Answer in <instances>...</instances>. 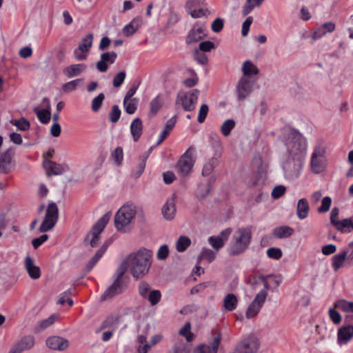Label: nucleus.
I'll return each instance as SVG.
<instances>
[{
	"label": "nucleus",
	"instance_id": "19",
	"mask_svg": "<svg viewBox=\"0 0 353 353\" xmlns=\"http://www.w3.org/2000/svg\"><path fill=\"white\" fill-rule=\"evenodd\" d=\"M231 233L232 229L230 228H226L223 230L219 235L210 236L208 239V242L214 249L219 250L224 245L225 242Z\"/></svg>",
	"mask_w": 353,
	"mask_h": 353
},
{
	"label": "nucleus",
	"instance_id": "32",
	"mask_svg": "<svg viewBox=\"0 0 353 353\" xmlns=\"http://www.w3.org/2000/svg\"><path fill=\"white\" fill-rule=\"evenodd\" d=\"M294 230L290 226H279L274 228L272 235L278 239H286L292 236Z\"/></svg>",
	"mask_w": 353,
	"mask_h": 353
},
{
	"label": "nucleus",
	"instance_id": "25",
	"mask_svg": "<svg viewBox=\"0 0 353 353\" xmlns=\"http://www.w3.org/2000/svg\"><path fill=\"white\" fill-rule=\"evenodd\" d=\"M87 65L84 63H77L67 66L63 69V73L68 78H72L79 76L85 71Z\"/></svg>",
	"mask_w": 353,
	"mask_h": 353
},
{
	"label": "nucleus",
	"instance_id": "22",
	"mask_svg": "<svg viewBox=\"0 0 353 353\" xmlns=\"http://www.w3.org/2000/svg\"><path fill=\"white\" fill-rule=\"evenodd\" d=\"M353 338V325H348L338 330L337 341L340 345L346 344Z\"/></svg>",
	"mask_w": 353,
	"mask_h": 353
},
{
	"label": "nucleus",
	"instance_id": "61",
	"mask_svg": "<svg viewBox=\"0 0 353 353\" xmlns=\"http://www.w3.org/2000/svg\"><path fill=\"white\" fill-rule=\"evenodd\" d=\"M80 82V79H75L71 81L67 82L63 85V90L65 92H70L74 91L77 89L79 83Z\"/></svg>",
	"mask_w": 353,
	"mask_h": 353
},
{
	"label": "nucleus",
	"instance_id": "20",
	"mask_svg": "<svg viewBox=\"0 0 353 353\" xmlns=\"http://www.w3.org/2000/svg\"><path fill=\"white\" fill-rule=\"evenodd\" d=\"M205 36V28L203 26L196 24L189 32L187 38V44L196 43L202 39Z\"/></svg>",
	"mask_w": 353,
	"mask_h": 353
},
{
	"label": "nucleus",
	"instance_id": "46",
	"mask_svg": "<svg viewBox=\"0 0 353 353\" xmlns=\"http://www.w3.org/2000/svg\"><path fill=\"white\" fill-rule=\"evenodd\" d=\"M235 121L233 119H227L221 126V132L225 137H228L230 134L231 131L235 127Z\"/></svg>",
	"mask_w": 353,
	"mask_h": 353
},
{
	"label": "nucleus",
	"instance_id": "55",
	"mask_svg": "<svg viewBox=\"0 0 353 353\" xmlns=\"http://www.w3.org/2000/svg\"><path fill=\"white\" fill-rule=\"evenodd\" d=\"M112 157L116 165H120L123 158V149L121 147L116 148L115 150L112 152Z\"/></svg>",
	"mask_w": 353,
	"mask_h": 353
},
{
	"label": "nucleus",
	"instance_id": "34",
	"mask_svg": "<svg viewBox=\"0 0 353 353\" xmlns=\"http://www.w3.org/2000/svg\"><path fill=\"white\" fill-rule=\"evenodd\" d=\"M108 248V245L103 244L100 249L96 252L94 256L88 261L86 265V270L87 272H90L93 267L97 264V263L99 261V259L102 257L103 254L105 252Z\"/></svg>",
	"mask_w": 353,
	"mask_h": 353
},
{
	"label": "nucleus",
	"instance_id": "53",
	"mask_svg": "<svg viewBox=\"0 0 353 353\" xmlns=\"http://www.w3.org/2000/svg\"><path fill=\"white\" fill-rule=\"evenodd\" d=\"M123 106L125 112L129 114H134L137 108V103L134 102V99H123Z\"/></svg>",
	"mask_w": 353,
	"mask_h": 353
},
{
	"label": "nucleus",
	"instance_id": "10",
	"mask_svg": "<svg viewBox=\"0 0 353 353\" xmlns=\"http://www.w3.org/2000/svg\"><path fill=\"white\" fill-rule=\"evenodd\" d=\"M59 217V210L55 203H50L46 209L45 218L39 230L46 232L51 230L57 223Z\"/></svg>",
	"mask_w": 353,
	"mask_h": 353
},
{
	"label": "nucleus",
	"instance_id": "7",
	"mask_svg": "<svg viewBox=\"0 0 353 353\" xmlns=\"http://www.w3.org/2000/svg\"><path fill=\"white\" fill-rule=\"evenodd\" d=\"M111 216L110 212L105 213L94 224L92 230L87 234L85 241L88 243L91 247H97L99 241V236L104 230Z\"/></svg>",
	"mask_w": 353,
	"mask_h": 353
},
{
	"label": "nucleus",
	"instance_id": "47",
	"mask_svg": "<svg viewBox=\"0 0 353 353\" xmlns=\"http://www.w3.org/2000/svg\"><path fill=\"white\" fill-rule=\"evenodd\" d=\"M217 165L216 159H210L203 166L202 170V175L204 176H210L213 172L214 169Z\"/></svg>",
	"mask_w": 353,
	"mask_h": 353
},
{
	"label": "nucleus",
	"instance_id": "30",
	"mask_svg": "<svg viewBox=\"0 0 353 353\" xmlns=\"http://www.w3.org/2000/svg\"><path fill=\"white\" fill-rule=\"evenodd\" d=\"M176 212V208L174 199H172L168 200L163 206L162 213L164 218L167 220H172L174 219Z\"/></svg>",
	"mask_w": 353,
	"mask_h": 353
},
{
	"label": "nucleus",
	"instance_id": "60",
	"mask_svg": "<svg viewBox=\"0 0 353 353\" xmlns=\"http://www.w3.org/2000/svg\"><path fill=\"white\" fill-rule=\"evenodd\" d=\"M125 77H126V73L124 71H121V72H118L113 79V81H112L113 85L115 88L120 87L123 84V83L125 79Z\"/></svg>",
	"mask_w": 353,
	"mask_h": 353
},
{
	"label": "nucleus",
	"instance_id": "9",
	"mask_svg": "<svg viewBox=\"0 0 353 353\" xmlns=\"http://www.w3.org/2000/svg\"><path fill=\"white\" fill-rule=\"evenodd\" d=\"M124 274V267H118L114 274V281L113 283L101 295V299L103 300L110 299L115 295L119 294L123 292V276Z\"/></svg>",
	"mask_w": 353,
	"mask_h": 353
},
{
	"label": "nucleus",
	"instance_id": "5",
	"mask_svg": "<svg viewBox=\"0 0 353 353\" xmlns=\"http://www.w3.org/2000/svg\"><path fill=\"white\" fill-rule=\"evenodd\" d=\"M325 152V143L323 140H319L310 158V169L313 173L318 174L325 170L327 167Z\"/></svg>",
	"mask_w": 353,
	"mask_h": 353
},
{
	"label": "nucleus",
	"instance_id": "63",
	"mask_svg": "<svg viewBox=\"0 0 353 353\" xmlns=\"http://www.w3.org/2000/svg\"><path fill=\"white\" fill-rule=\"evenodd\" d=\"M214 48L215 45L213 42L210 41H205L199 43V48L198 50L203 52H210Z\"/></svg>",
	"mask_w": 353,
	"mask_h": 353
},
{
	"label": "nucleus",
	"instance_id": "23",
	"mask_svg": "<svg viewBox=\"0 0 353 353\" xmlns=\"http://www.w3.org/2000/svg\"><path fill=\"white\" fill-rule=\"evenodd\" d=\"M24 268L31 279H38L40 278L41 270L39 266L34 265L33 259L30 256H26L24 259Z\"/></svg>",
	"mask_w": 353,
	"mask_h": 353
},
{
	"label": "nucleus",
	"instance_id": "3",
	"mask_svg": "<svg viewBox=\"0 0 353 353\" xmlns=\"http://www.w3.org/2000/svg\"><path fill=\"white\" fill-rule=\"evenodd\" d=\"M252 236L250 227H241L234 230L228 248L231 256H237L243 253L249 247Z\"/></svg>",
	"mask_w": 353,
	"mask_h": 353
},
{
	"label": "nucleus",
	"instance_id": "52",
	"mask_svg": "<svg viewBox=\"0 0 353 353\" xmlns=\"http://www.w3.org/2000/svg\"><path fill=\"white\" fill-rule=\"evenodd\" d=\"M161 294L160 291L151 290L145 299H148L152 305H157L161 300Z\"/></svg>",
	"mask_w": 353,
	"mask_h": 353
},
{
	"label": "nucleus",
	"instance_id": "43",
	"mask_svg": "<svg viewBox=\"0 0 353 353\" xmlns=\"http://www.w3.org/2000/svg\"><path fill=\"white\" fill-rule=\"evenodd\" d=\"M242 71L243 77H247L252 74H257L259 70L255 65L250 61H245L242 65Z\"/></svg>",
	"mask_w": 353,
	"mask_h": 353
},
{
	"label": "nucleus",
	"instance_id": "2",
	"mask_svg": "<svg viewBox=\"0 0 353 353\" xmlns=\"http://www.w3.org/2000/svg\"><path fill=\"white\" fill-rule=\"evenodd\" d=\"M286 148V155L290 157L305 159L307 143L306 139L298 131L290 129L283 137Z\"/></svg>",
	"mask_w": 353,
	"mask_h": 353
},
{
	"label": "nucleus",
	"instance_id": "41",
	"mask_svg": "<svg viewBox=\"0 0 353 353\" xmlns=\"http://www.w3.org/2000/svg\"><path fill=\"white\" fill-rule=\"evenodd\" d=\"M335 228L341 232H350L352 230L353 221L351 219H344L336 223Z\"/></svg>",
	"mask_w": 353,
	"mask_h": 353
},
{
	"label": "nucleus",
	"instance_id": "14",
	"mask_svg": "<svg viewBox=\"0 0 353 353\" xmlns=\"http://www.w3.org/2000/svg\"><path fill=\"white\" fill-rule=\"evenodd\" d=\"M45 108L40 110L38 107L33 108V112L37 114L38 119L41 123L47 124L50 122L51 118V106L50 100L45 97L43 99Z\"/></svg>",
	"mask_w": 353,
	"mask_h": 353
},
{
	"label": "nucleus",
	"instance_id": "40",
	"mask_svg": "<svg viewBox=\"0 0 353 353\" xmlns=\"http://www.w3.org/2000/svg\"><path fill=\"white\" fill-rule=\"evenodd\" d=\"M334 306L343 312H353V301L339 299L334 303Z\"/></svg>",
	"mask_w": 353,
	"mask_h": 353
},
{
	"label": "nucleus",
	"instance_id": "58",
	"mask_svg": "<svg viewBox=\"0 0 353 353\" xmlns=\"http://www.w3.org/2000/svg\"><path fill=\"white\" fill-rule=\"evenodd\" d=\"M121 110L117 105H114L109 114V118L111 122L117 123L121 117Z\"/></svg>",
	"mask_w": 353,
	"mask_h": 353
},
{
	"label": "nucleus",
	"instance_id": "15",
	"mask_svg": "<svg viewBox=\"0 0 353 353\" xmlns=\"http://www.w3.org/2000/svg\"><path fill=\"white\" fill-rule=\"evenodd\" d=\"M252 83L247 77H242L236 87L239 100L245 99L252 92Z\"/></svg>",
	"mask_w": 353,
	"mask_h": 353
},
{
	"label": "nucleus",
	"instance_id": "44",
	"mask_svg": "<svg viewBox=\"0 0 353 353\" xmlns=\"http://www.w3.org/2000/svg\"><path fill=\"white\" fill-rule=\"evenodd\" d=\"M139 27V21L134 19L130 23L125 26L123 28L124 35L129 37L132 35Z\"/></svg>",
	"mask_w": 353,
	"mask_h": 353
},
{
	"label": "nucleus",
	"instance_id": "36",
	"mask_svg": "<svg viewBox=\"0 0 353 353\" xmlns=\"http://www.w3.org/2000/svg\"><path fill=\"white\" fill-rule=\"evenodd\" d=\"M264 0H246L242 9V14L246 16L250 14L255 8L261 6Z\"/></svg>",
	"mask_w": 353,
	"mask_h": 353
},
{
	"label": "nucleus",
	"instance_id": "17",
	"mask_svg": "<svg viewBox=\"0 0 353 353\" xmlns=\"http://www.w3.org/2000/svg\"><path fill=\"white\" fill-rule=\"evenodd\" d=\"M12 157L13 152L11 149H8L0 154V173L8 174L11 171L13 165Z\"/></svg>",
	"mask_w": 353,
	"mask_h": 353
},
{
	"label": "nucleus",
	"instance_id": "11",
	"mask_svg": "<svg viewBox=\"0 0 353 353\" xmlns=\"http://www.w3.org/2000/svg\"><path fill=\"white\" fill-rule=\"evenodd\" d=\"M199 91L194 90L191 92H180L177 94L176 104L181 105L185 111H192L195 109L198 100Z\"/></svg>",
	"mask_w": 353,
	"mask_h": 353
},
{
	"label": "nucleus",
	"instance_id": "50",
	"mask_svg": "<svg viewBox=\"0 0 353 353\" xmlns=\"http://www.w3.org/2000/svg\"><path fill=\"white\" fill-rule=\"evenodd\" d=\"M179 334L185 337L187 341L190 342L193 339V334L191 332V325L189 322L185 323V325L180 329Z\"/></svg>",
	"mask_w": 353,
	"mask_h": 353
},
{
	"label": "nucleus",
	"instance_id": "18",
	"mask_svg": "<svg viewBox=\"0 0 353 353\" xmlns=\"http://www.w3.org/2000/svg\"><path fill=\"white\" fill-rule=\"evenodd\" d=\"M43 166L48 175H60L68 170V165L66 164H59L50 160H46L43 162Z\"/></svg>",
	"mask_w": 353,
	"mask_h": 353
},
{
	"label": "nucleus",
	"instance_id": "45",
	"mask_svg": "<svg viewBox=\"0 0 353 353\" xmlns=\"http://www.w3.org/2000/svg\"><path fill=\"white\" fill-rule=\"evenodd\" d=\"M191 240L185 236H181L176 243V248L179 252H184L190 245Z\"/></svg>",
	"mask_w": 353,
	"mask_h": 353
},
{
	"label": "nucleus",
	"instance_id": "35",
	"mask_svg": "<svg viewBox=\"0 0 353 353\" xmlns=\"http://www.w3.org/2000/svg\"><path fill=\"white\" fill-rule=\"evenodd\" d=\"M347 259L345 253L343 251L334 255L332 258V267L336 272L343 267L344 262Z\"/></svg>",
	"mask_w": 353,
	"mask_h": 353
},
{
	"label": "nucleus",
	"instance_id": "6",
	"mask_svg": "<svg viewBox=\"0 0 353 353\" xmlns=\"http://www.w3.org/2000/svg\"><path fill=\"white\" fill-rule=\"evenodd\" d=\"M259 278L263 282L264 289L261 290L256 295L253 301L248 306L246 311V317L248 319L253 318L259 314L265 301L268 290L270 288V284L266 281V276L265 275H261Z\"/></svg>",
	"mask_w": 353,
	"mask_h": 353
},
{
	"label": "nucleus",
	"instance_id": "13",
	"mask_svg": "<svg viewBox=\"0 0 353 353\" xmlns=\"http://www.w3.org/2000/svg\"><path fill=\"white\" fill-rule=\"evenodd\" d=\"M259 347L258 339L249 336L243 339L237 345L233 353H256Z\"/></svg>",
	"mask_w": 353,
	"mask_h": 353
},
{
	"label": "nucleus",
	"instance_id": "31",
	"mask_svg": "<svg viewBox=\"0 0 353 353\" xmlns=\"http://www.w3.org/2000/svg\"><path fill=\"white\" fill-rule=\"evenodd\" d=\"M310 210L307 200L305 198L298 201L296 206V214L300 219H304L307 217Z\"/></svg>",
	"mask_w": 353,
	"mask_h": 353
},
{
	"label": "nucleus",
	"instance_id": "1",
	"mask_svg": "<svg viewBox=\"0 0 353 353\" xmlns=\"http://www.w3.org/2000/svg\"><path fill=\"white\" fill-rule=\"evenodd\" d=\"M153 253L151 250L141 248L128 255L119 267H124L125 272L129 270L137 279L145 276L152 265Z\"/></svg>",
	"mask_w": 353,
	"mask_h": 353
},
{
	"label": "nucleus",
	"instance_id": "51",
	"mask_svg": "<svg viewBox=\"0 0 353 353\" xmlns=\"http://www.w3.org/2000/svg\"><path fill=\"white\" fill-rule=\"evenodd\" d=\"M104 99L105 95L103 93H100L96 97H94L92 101V110L94 112H98L100 108L101 107V105Z\"/></svg>",
	"mask_w": 353,
	"mask_h": 353
},
{
	"label": "nucleus",
	"instance_id": "12",
	"mask_svg": "<svg viewBox=\"0 0 353 353\" xmlns=\"http://www.w3.org/2000/svg\"><path fill=\"white\" fill-rule=\"evenodd\" d=\"M193 150L190 148L181 157L176 165L177 174L180 176H185L188 175L194 165V160L192 157Z\"/></svg>",
	"mask_w": 353,
	"mask_h": 353
},
{
	"label": "nucleus",
	"instance_id": "57",
	"mask_svg": "<svg viewBox=\"0 0 353 353\" xmlns=\"http://www.w3.org/2000/svg\"><path fill=\"white\" fill-rule=\"evenodd\" d=\"M168 353H189V349L184 343H176Z\"/></svg>",
	"mask_w": 353,
	"mask_h": 353
},
{
	"label": "nucleus",
	"instance_id": "64",
	"mask_svg": "<svg viewBox=\"0 0 353 353\" xmlns=\"http://www.w3.org/2000/svg\"><path fill=\"white\" fill-rule=\"evenodd\" d=\"M329 316L332 321L338 325L341 322V314L335 310L334 308H330L328 310Z\"/></svg>",
	"mask_w": 353,
	"mask_h": 353
},
{
	"label": "nucleus",
	"instance_id": "16",
	"mask_svg": "<svg viewBox=\"0 0 353 353\" xmlns=\"http://www.w3.org/2000/svg\"><path fill=\"white\" fill-rule=\"evenodd\" d=\"M117 57L115 52H108L101 54L100 60L97 63V68L101 72H105L108 69V63H114Z\"/></svg>",
	"mask_w": 353,
	"mask_h": 353
},
{
	"label": "nucleus",
	"instance_id": "4",
	"mask_svg": "<svg viewBox=\"0 0 353 353\" xmlns=\"http://www.w3.org/2000/svg\"><path fill=\"white\" fill-rule=\"evenodd\" d=\"M137 214V208L132 203H125L116 212L114 225L117 231L126 233L132 230V225Z\"/></svg>",
	"mask_w": 353,
	"mask_h": 353
},
{
	"label": "nucleus",
	"instance_id": "37",
	"mask_svg": "<svg viewBox=\"0 0 353 353\" xmlns=\"http://www.w3.org/2000/svg\"><path fill=\"white\" fill-rule=\"evenodd\" d=\"M163 103V97L161 94H158L151 101L150 103V113L152 115L157 114V113L162 108Z\"/></svg>",
	"mask_w": 353,
	"mask_h": 353
},
{
	"label": "nucleus",
	"instance_id": "26",
	"mask_svg": "<svg viewBox=\"0 0 353 353\" xmlns=\"http://www.w3.org/2000/svg\"><path fill=\"white\" fill-rule=\"evenodd\" d=\"M335 30V24L332 22H326L317 27L312 36L313 39H318L324 36L327 32H332Z\"/></svg>",
	"mask_w": 353,
	"mask_h": 353
},
{
	"label": "nucleus",
	"instance_id": "21",
	"mask_svg": "<svg viewBox=\"0 0 353 353\" xmlns=\"http://www.w3.org/2000/svg\"><path fill=\"white\" fill-rule=\"evenodd\" d=\"M46 345L52 350L63 351L69 345V341L60 336H51L46 340Z\"/></svg>",
	"mask_w": 353,
	"mask_h": 353
},
{
	"label": "nucleus",
	"instance_id": "59",
	"mask_svg": "<svg viewBox=\"0 0 353 353\" xmlns=\"http://www.w3.org/2000/svg\"><path fill=\"white\" fill-rule=\"evenodd\" d=\"M267 255L270 259L279 260L282 256V251L278 248H270L267 250Z\"/></svg>",
	"mask_w": 353,
	"mask_h": 353
},
{
	"label": "nucleus",
	"instance_id": "49",
	"mask_svg": "<svg viewBox=\"0 0 353 353\" xmlns=\"http://www.w3.org/2000/svg\"><path fill=\"white\" fill-rule=\"evenodd\" d=\"M215 256L216 253L214 252L210 249L203 248L198 256V263H199L203 259H205L208 261V262L210 263L215 259Z\"/></svg>",
	"mask_w": 353,
	"mask_h": 353
},
{
	"label": "nucleus",
	"instance_id": "28",
	"mask_svg": "<svg viewBox=\"0 0 353 353\" xmlns=\"http://www.w3.org/2000/svg\"><path fill=\"white\" fill-rule=\"evenodd\" d=\"M176 122V116L172 117L171 119L167 121L163 131L159 136V139L157 145L161 144L168 136L170 132L174 128Z\"/></svg>",
	"mask_w": 353,
	"mask_h": 353
},
{
	"label": "nucleus",
	"instance_id": "33",
	"mask_svg": "<svg viewBox=\"0 0 353 353\" xmlns=\"http://www.w3.org/2000/svg\"><path fill=\"white\" fill-rule=\"evenodd\" d=\"M108 248V245L103 244L100 249L96 252L94 256L88 261L86 265V270L87 272H90L93 267L97 264V263L99 261V259L102 257L103 254L105 252Z\"/></svg>",
	"mask_w": 353,
	"mask_h": 353
},
{
	"label": "nucleus",
	"instance_id": "27",
	"mask_svg": "<svg viewBox=\"0 0 353 353\" xmlns=\"http://www.w3.org/2000/svg\"><path fill=\"white\" fill-rule=\"evenodd\" d=\"M238 303L237 296L232 293H229L223 300L222 308L228 312H232L237 307Z\"/></svg>",
	"mask_w": 353,
	"mask_h": 353
},
{
	"label": "nucleus",
	"instance_id": "56",
	"mask_svg": "<svg viewBox=\"0 0 353 353\" xmlns=\"http://www.w3.org/2000/svg\"><path fill=\"white\" fill-rule=\"evenodd\" d=\"M58 316L56 314H52L46 319L42 320L39 323V327L41 330H44L52 325L57 319Z\"/></svg>",
	"mask_w": 353,
	"mask_h": 353
},
{
	"label": "nucleus",
	"instance_id": "38",
	"mask_svg": "<svg viewBox=\"0 0 353 353\" xmlns=\"http://www.w3.org/2000/svg\"><path fill=\"white\" fill-rule=\"evenodd\" d=\"M34 345L33 336H26L21 339L18 343L17 350L21 352L23 350L32 348Z\"/></svg>",
	"mask_w": 353,
	"mask_h": 353
},
{
	"label": "nucleus",
	"instance_id": "48",
	"mask_svg": "<svg viewBox=\"0 0 353 353\" xmlns=\"http://www.w3.org/2000/svg\"><path fill=\"white\" fill-rule=\"evenodd\" d=\"M10 123L16 126L18 130L22 131H27L30 127V122L24 117L19 119L12 120Z\"/></svg>",
	"mask_w": 353,
	"mask_h": 353
},
{
	"label": "nucleus",
	"instance_id": "62",
	"mask_svg": "<svg viewBox=\"0 0 353 353\" xmlns=\"http://www.w3.org/2000/svg\"><path fill=\"white\" fill-rule=\"evenodd\" d=\"M194 59L201 65H205L208 61L207 55L197 49L194 52Z\"/></svg>",
	"mask_w": 353,
	"mask_h": 353
},
{
	"label": "nucleus",
	"instance_id": "29",
	"mask_svg": "<svg viewBox=\"0 0 353 353\" xmlns=\"http://www.w3.org/2000/svg\"><path fill=\"white\" fill-rule=\"evenodd\" d=\"M130 132L134 141H137L143 132V123L139 118L134 119L130 125Z\"/></svg>",
	"mask_w": 353,
	"mask_h": 353
},
{
	"label": "nucleus",
	"instance_id": "39",
	"mask_svg": "<svg viewBox=\"0 0 353 353\" xmlns=\"http://www.w3.org/2000/svg\"><path fill=\"white\" fill-rule=\"evenodd\" d=\"M212 182L213 181L200 183L196 192V196L201 199L207 196L211 191Z\"/></svg>",
	"mask_w": 353,
	"mask_h": 353
},
{
	"label": "nucleus",
	"instance_id": "24",
	"mask_svg": "<svg viewBox=\"0 0 353 353\" xmlns=\"http://www.w3.org/2000/svg\"><path fill=\"white\" fill-rule=\"evenodd\" d=\"M221 339V334H218V335L214 338L210 345H201L194 350V353H217Z\"/></svg>",
	"mask_w": 353,
	"mask_h": 353
},
{
	"label": "nucleus",
	"instance_id": "8",
	"mask_svg": "<svg viewBox=\"0 0 353 353\" xmlns=\"http://www.w3.org/2000/svg\"><path fill=\"white\" fill-rule=\"evenodd\" d=\"M305 159L287 157L283 163V169L286 179L293 180L297 179L302 170Z\"/></svg>",
	"mask_w": 353,
	"mask_h": 353
},
{
	"label": "nucleus",
	"instance_id": "54",
	"mask_svg": "<svg viewBox=\"0 0 353 353\" xmlns=\"http://www.w3.org/2000/svg\"><path fill=\"white\" fill-rule=\"evenodd\" d=\"M332 204V199L330 196L323 198L321 206L317 209L319 213H324L329 211Z\"/></svg>",
	"mask_w": 353,
	"mask_h": 353
},
{
	"label": "nucleus",
	"instance_id": "42",
	"mask_svg": "<svg viewBox=\"0 0 353 353\" xmlns=\"http://www.w3.org/2000/svg\"><path fill=\"white\" fill-rule=\"evenodd\" d=\"M93 35L92 34H87L83 37L79 44V50L81 52H88L92 46Z\"/></svg>",
	"mask_w": 353,
	"mask_h": 353
}]
</instances>
